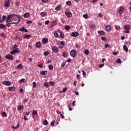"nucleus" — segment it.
<instances>
[{
    "label": "nucleus",
    "instance_id": "43",
    "mask_svg": "<svg viewBox=\"0 0 131 131\" xmlns=\"http://www.w3.org/2000/svg\"><path fill=\"white\" fill-rule=\"evenodd\" d=\"M83 17L84 19H88L89 15L88 14H83Z\"/></svg>",
    "mask_w": 131,
    "mask_h": 131
},
{
    "label": "nucleus",
    "instance_id": "53",
    "mask_svg": "<svg viewBox=\"0 0 131 131\" xmlns=\"http://www.w3.org/2000/svg\"><path fill=\"white\" fill-rule=\"evenodd\" d=\"M15 53H19V48H16L15 50H14Z\"/></svg>",
    "mask_w": 131,
    "mask_h": 131
},
{
    "label": "nucleus",
    "instance_id": "3",
    "mask_svg": "<svg viewBox=\"0 0 131 131\" xmlns=\"http://www.w3.org/2000/svg\"><path fill=\"white\" fill-rule=\"evenodd\" d=\"M70 55H71V57H72L73 58H74V57H75L77 55L76 50H72L70 52Z\"/></svg>",
    "mask_w": 131,
    "mask_h": 131
},
{
    "label": "nucleus",
    "instance_id": "2",
    "mask_svg": "<svg viewBox=\"0 0 131 131\" xmlns=\"http://www.w3.org/2000/svg\"><path fill=\"white\" fill-rule=\"evenodd\" d=\"M52 52H54V53H55V54H57L59 53V48L57 47V46H53L52 48Z\"/></svg>",
    "mask_w": 131,
    "mask_h": 131
},
{
    "label": "nucleus",
    "instance_id": "44",
    "mask_svg": "<svg viewBox=\"0 0 131 131\" xmlns=\"http://www.w3.org/2000/svg\"><path fill=\"white\" fill-rule=\"evenodd\" d=\"M38 67H39V68H43V65H42V64H39L37 66Z\"/></svg>",
    "mask_w": 131,
    "mask_h": 131
},
{
    "label": "nucleus",
    "instance_id": "33",
    "mask_svg": "<svg viewBox=\"0 0 131 131\" xmlns=\"http://www.w3.org/2000/svg\"><path fill=\"white\" fill-rule=\"evenodd\" d=\"M37 85L36 84V83L35 82H33V88L35 89Z\"/></svg>",
    "mask_w": 131,
    "mask_h": 131
},
{
    "label": "nucleus",
    "instance_id": "61",
    "mask_svg": "<svg viewBox=\"0 0 131 131\" xmlns=\"http://www.w3.org/2000/svg\"><path fill=\"white\" fill-rule=\"evenodd\" d=\"M50 84H51V85H54L55 84V82L51 81L50 82Z\"/></svg>",
    "mask_w": 131,
    "mask_h": 131
},
{
    "label": "nucleus",
    "instance_id": "22",
    "mask_svg": "<svg viewBox=\"0 0 131 131\" xmlns=\"http://www.w3.org/2000/svg\"><path fill=\"white\" fill-rule=\"evenodd\" d=\"M14 16H16V14H12L11 15H8L7 18H9L10 19H11V18H13V17H14Z\"/></svg>",
    "mask_w": 131,
    "mask_h": 131
},
{
    "label": "nucleus",
    "instance_id": "40",
    "mask_svg": "<svg viewBox=\"0 0 131 131\" xmlns=\"http://www.w3.org/2000/svg\"><path fill=\"white\" fill-rule=\"evenodd\" d=\"M48 121L47 120H45L43 123V124L44 125H48Z\"/></svg>",
    "mask_w": 131,
    "mask_h": 131
},
{
    "label": "nucleus",
    "instance_id": "18",
    "mask_svg": "<svg viewBox=\"0 0 131 131\" xmlns=\"http://www.w3.org/2000/svg\"><path fill=\"white\" fill-rule=\"evenodd\" d=\"M5 28H6V25L0 24V29H4Z\"/></svg>",
    "mask_w": 131,
    "mask_h": 131
},
{
    "label": "nucleus",
    "instance_id": "1",
    "mask_svg": "<svg viewBox=\"0 0 131 131\" xmlns=\"http://www.w3.org/2000/svg\"><path fill=\"white\" fill-rule=\"evenodd\" d=\"M124 28L125 30L127 31H124L125 33H129V29H130V27L128 25H126L124 26Z\"/></svg>",
    "mask_w": 131,
    "mask_h": 131
},
{
    "label": "nucleus",
    "instance_id": "23",
    "mask_svg": "<svg viewBox=\"0 0 131 131\" xmlns=\"http://www.w3.org/2000/svg\"><path fill=\"white\" fill-rule=\"evenodd\" d=\"M30 15L29 13H26L24 15V18H28V17H29Z\"/></svg>",
    "mask_w": 131,
    "mask_h": 131
},
{
    "label": "nucleus",
    "instance_id": "9",
    "mask_svg": "<svg viewBox=\"0 0 131 131\" xmlns=\"http://www.w3.org/2000/svg\"><path fill=\"white\" fill-rule=\"evenodd\" d=\"M40 75H46V74H48V71H42L40 72Z\"/></svg>",
    "mask_w": 131,
    "mask_h": 131
},
{
    "label": "nucleus",
    "instance_id": "24",
    "mask_svg": "<svg viewBox=\"0 0 131 131\" xmlns=\"http://www.w3.org/2000/svg\"><path fill=\"white\" fill-rule=\"evenodd\" d=\"M23 105H18L17 106V110H18V111H20L21 109H23Z\"/></svg>",
    "mask_w": 131,
    "mask_h": 131
},
{
    "label": "nucleus",
    "instance_id": "64",
    "mask_svg": "<svg viewBox=\"0 0 131 131\" xmlns=\"http://www.w3.org/2000/svg\"><path fill=\"white\" fill-rule=\"evenodd\" d=\"M15 6H16V7H19V6H20V4H19V2H16L15 4Z\"/></svg>",
    "mask_w": 131,
    "mask_h": 131
},
{
    "label": "nucleus",
    "instance_id": "52",
    "mask_svg": "<svg viewBox=\"0 0 131 131\" xmlns=\"http://www.w3.org/2000/svg\"><path fill=\"white\" fill-rule=\"evenodd\" d=\"M71 106L70 104L68 105L69 110L70 111H72V107H71V106Z\"/></svg>",
    "mask_w": 131,
    "mask_h": 131
},
{
    "label": "nucleus",
    "instance_id": "59",
    "mask_svg": "<svg viewBox=\"0 0 131 131\" xmlns=\"http://www.w3.org/2000/svg\"><path fill=\"white\" fill-rule=\"evenodd\" d=\"M14 16H15L16 17H17V18H18V21H19V23H20V16L19 15H17L16 14Z\"/></svg>",
    "mask_w": 131,
    "mask_h": 131
},
{
    "label": "nucleus",
    "instance_id": "29",
    "mask_svg": "<svg viewBox=\"0 0 131 131\" xmlns=\"http://www.w3.org/2000/svg\"><path fill=\"white\" fill-rule=\"evenodd\" d=\"M116 63L118 64H121V60H120L119 58L117 59L116 60Z\"/></svg>",
    "mask_w": 131,
    "mask_h": 131
},
{
    "label": "nucleus",
    "instance_id": "37",
    "mask_svg": "<svg viewBox=\"0 0 131 131\" xmlns=\"http://www.w3.org/2000/svg\"><path fill=\"white\" fill-rule=\"evenodd\" d=\"M101 39L103 41H106V40H107V38L105 37H101Z\"/></svg>",
    "mask_w": 131,
    "mask_h": 131
},
{
    "label": "nucleus",
    "instance_id": "46",
    "mask_svg": "<svg viewBox=\"0 0 131 131\" xmlns=\"http://www.w3.org/2000/svg\"><path fill=\"white\" fill-rule=\"evenodd\" d=\"M28 102V99H25L23 100V103H27Z\"/></svg>",
    "mask_w": 131,
    "mask_h": 131
},
{
    "label": "nucleus",
    "instance_id": "26",
    "mask_svg": "<svg viewBox=\"0 0 131 131\" xmlns=\"http://www.w3.org/2000/svg\"><path fill=\"white\" fill-rule=\"evenodd\" d=\"M90 27L91 29H95V28H96V26L95 25H91Z\"/></svg>",
    "mask_w": 131,
    "mask_h": 131
},
{
    "label": "nucleus",
    "instance_id": "27",
    "mask_svg": "<svg viewBox=\"0 0 131 131\" xmlns=\"http://www.w3.org/2000/svg\"><path fill=\"white\" fill-rule=\"evenodd\" d=\"M19 125V123H18L16 126H12V128H14V129H17V128H18Z\"/></svg>",
    "mask_w": 131,
    "mask_h": 131
},
{
    "label": "nucleus",
    "instance_id": "54",
    "mask_svg": "<svg viewBox=\"0 0 131 131\" xmlns=\"http://www.w3.org/2000/svg\"><path fill=\"white\" fill-rule=\"evenodd\" d=\"M44 86H45L46 88H49V84H48V83H47V82L44 83Z\"/></svg>",
    "mask_w": 131,
    "mask_h": 131
},
{
    "label": "nucleus",
    "instance_id": "25",
    "mask_svg": "<svg viewBox=\"0 0 131 131\" xmlns=\"http://www.w3.org/2000/svg\"><path fill=\"white\" fill-rule=\"evenodd\" d=\"M54 35L55 37H59V34H58V32H57V31L54 32Z\"/></svg>",
    "mask_w": 131,
    "mask_h": 131
},
{
    "label": "nucleus",
    "instance_id": "32",
    "mask_svg": "<svg viewBox=\"0 0 131 131\" xmlns=\"http://www.w3.org/2000/svg\"><path fill=\"white\" fill-rule=\"evenodd\" d=\"M17 69H22L23 67H22V64H20L17 67Z\"/></svg>",
    "mask_w": 131,
    "mask_h": 131
},
{
    "label": "nucleus",
    "instance_id": "58",
    "mask_svg": "<svg viewBox=\"0 0 131 131\" xmlns=\"http://www.w3.org/2000/svg\"><path fill=\"white\" fill-rule=\"evenodd\" d=\"M49 23H50V20H47L45 21L46 25H49Z\"/></svg>",
    "mask_w": 131,
    "mask_h": 131
},
{
    "label": "nucleus",
    "instance_id": "6",
    "mask_svg": "<svg viewBox=\"0 0 131 131\" xmlns=\"http://www.w3.org/2000/svg\"><path fill=\"white\" fill-rule=\"evenodd\" d=\"M71 36L73 37H77V36H79V34L77 32H73L71 34Z\"/></svg>",
    "mask_w": 131,
    "mask_h": 131
},
{
    "label": "nucleus",
    "instance_id": "21",
    "mask_svg": "<svg viewBox=\"0 0 131 131\" xmlns=\"http://www.w3.org/2000/svg\"><path fill=\"white\" fill-rule=\"evenodd\" d=\"M25 81H26V80L24 78H23L20 80L19 82L20 83H25Z\"/></svg>",
    "mask_w": 131,
    "mask_h": 131
},
{
    "label": "nucleus",
    "instance_id": "13",
    "mask_svg": "<svg viewBox=\"0 0 131 131\" xmlns=\"http://www.w3.org/2000/svg\"><path fill=\"white\" fill-rule=\"evenodd\" d=\"M9 90L10 92H14L15 90H16V88L14 86L9 87Z\"/></svg>",
    "mask_w": 131,
    "mask_h": 131
},
{
    "label": "nucleus",
    "instance_id": "5",
    "mask_svg": "<svg viewBox=\"0 0 131 131\" xmlns=\"http://www.w3.org/2000/svg\"><path fill=\"white\" fill-rule=\"evenodd\" d=\"M6 59H8V60H14V56L11 55H8L5 56Z\"/></svg>",
    "mask_w": 131,
    "mask_h": 131
},
{
    "label": "nucleus",
    "instance_id": "8",
    "mask_svg": "<svg viewBox=\"0 0 131 131\" xmlns=\"http://www.w3.org/2000/svg\"><path fill=\"white\" fill-rule=\"evenodd\" d=\"M19 31H25L26 32H28V30L25 29V27H23L19 29Z\"/></svg>",
    "mask_w": 131,
    "mask_h": 131
},
{
    "label": "nucleus",
    "instance_id": "34",
    "mask_svg": "<svg viewBox=\"0 0 131 131\" xmlns=\"http://www.w3.org/2000/svg\"><path fill=\"white\" fill-rule=\"evenodd\" d=\"M32 114L33 115H37V112L35 110H33Z\"/></svg>",
    "mask_w": 131,
    "mask_h": 131
},
{
    "label": "nucleus",
    "instance_id": "30",
    "mask_svg": "<svg viewBox=\"0 0 131 131\" xmlns=\"http://www.w3.org/2000/svg\"><path fill=\"white\" fill-rule=\"evenodd\" d=\"M64 29H66V30H69V29H70V26H66L64 27Z\"/></svg>",
    "mask_w": 131,
    "mask_h": 131
},
{
    "label": "nucleus",
    "instance_id": "20",
    "mask_svg": "<svg viewBox=\"0 0 131 131\" xmlns=\"http://www.w3.org/2000/svg\"><path fill=\"white\" fill-rule=\"evenodd\" d=\"M36 48H40V47H41V45H40V42H37L36 43Z\"/></svg>",
    "mask_w": 131,
    "mask_h": 131
},
{
    "label": "nucleus",
    "instance_id": "4",
    "mask_svg": "<svg viewBox=\"0 0 131 131\" xmlns=\"http://www.w3.org/2000/svg\"><path fill=\"white\" fill-rule=\"evenodd\" d=\"M2 83L4 85H7V86H10L11 84V82L8 81H4L2 82Z\"/></svg>",
    "mask_w": 131,
    "mask_h": 131
},
{
    "label": "nucleus",
    "instance_id": "51",
    "mask_svg": "<svg viewBox=\"0 0 131 131\" xmlns=\"http://www.w3.org/2000/svg\"><path fill=\"white\" fill-rule=\"evenodd\" d=\"M27 24H28V25H29V24H32V21H31V20H28V21H27Z\"/></svg>",
    "mask_w": 131,
    "mask_h": 131
},
{
    "label": "nucleus",
    "instance_id": "63",
    "mask_svg": "<svg viewBox=\"0 0 131 131\" xmlns=\"http://www.w3.org/2000/svg\"><path fill=\"white\" fill-rule=\"evenodd\" d=\"M82 72L83 73V76H85V75H86V73L84 72V71H82Z\"/></svg>",
    "mask_w": 131,
    "mask_h": 131
},
{
    "label": "nucleus",
    "instance_id": "10",
    "mask_svg": "<svg viewBox=\"0 0 131 131\" xmlns=\"http://www.w3.org/2000/svg\"><path fill=\"white\" fill-rule=\"evenodd\" d=\"M118 13L119 14H122V13H123V7L121 6L120 7V9L119 10Z\"/></svg>",
    "mask_w": 131,
    "mask_h": 131
},
{
    "label": "nucleus",
    "instance_id": "55",
    "mask_svg": "<svg viewBox=\"0 0 131 131\" xmlns=\"http://www.w3.org/2000/svg\"><path fill=\"white\" fill-rule=\"evenodd\" d=\"M60 45H61V46H64L65 45V42L64 41H61L60 42Z\"/></svg>",
    "mask_w": 131,
    "mask_h": 131
},
{
    "label": "nucleus",
    "instance_id": "49",
    "mask_svg": "<svg viewBox=\"0 0 131 131\" xmlns=\"http://www.w3.org/2000/svg\"><path fill=\"white\" fill-rule=\"evenodd\" d=\"M107 48H111V47L109 46V44H106L104 46V49H107Z\"/></svg>",
    "mask_w": 131,
    "mask_h": 131
},
{
    "label": "nucleus",
    "instance_id": "45",
    "mask_svg": "<svg viewBox=\"0 0 131 131\" xmlns=\"http://www.w3.org/2000/svg\"><path fill=\"white\" fill-rule=\"evenodd\" d=\"M19 20L17 21V22H16V23H14L13 21H11L10 23V24H19Z\"/></svg>",
    "mask_w": 131,
    "mask_h": 131
},
{
    "label": "nucleus",
    "instance_id": "62",
    "mask_svg": "<svg viewBox=\"0 0 131 131\" xmlns=\"http://www.w3.org/2000/svg\"><path fill=\"white\" fill-rule=\"evenodd\" d=\"M42 3H47L49 2V0H42Z\"/></svg>",
    "mask_w": 131,
    "mask_h": 131
},
{
    "label": "nucleus",
    "instance_id": "48",
    "mask_svg": "<svg viewBox=\"0 0 131 131\" xmlns=\"http://www.w3.org/2000/svg\"><path fill=\"white\" fill-rule=\"evenodd\" d=\"M60 37H61V38H64V34H63V33L61 32Z\"/></svg>",
    "mask_w": 131,
    "mask_h": 131
},
{
    "label": "nucleus",
    "instance_id": "42",
    "mask_svg": "<svg viewBox=\"0 0 131 131\" xmlns=\"http://www.w3.org/2000/svg\"><path fill=\"white\" fill-rule=\"evenodd\" d=\"M66 4L68 6H71V5H72L71 1L67 2Z\"/></svg>",
    "mask_w": 131,
    "mask_h": 131
},
{
    "label": "nucleus",
    "instance_id": "17",
    "mask_svg": "<svg viewBox=\"0 0 131 131\" xmlns=\"http://www.w3.org/2000/svg\"><path fill=\"white\" fill-rule=\"evenodd\" d=\"M6 21H7V23L10 24L11 22H12V20H11V18H10L9 17H7Z\"/></svg>",
    "mask_w": 131,
    "mask_h": 131
},
{
    "label": "nucleus",
    "instance_id": "19",
    "mask_svg": "<svg viewBox=\"0 0 131 131\" xmlns=\"http://www.w3.org/2000/svg\"><path fill=\"white\" fill-rule=\"evenodd\" d=\"M42 41L43 43H47L48 41H49V39H48V38H43Z\"/></svg>",
    "mask_w": 131,
    "mask_h": 131
},
{
    "label": "nucleus",
    "instance_id": "36",
    "mask_svg": "<svg viewBox=\"0 0 131 131\" xmlns=\"http://www.w3.org/2000/svg\"><path fill=\"white\" fill-rule=\"evenodd\" d=\"M49 68L50 70H53V69H54V67L53 66V65H50L49 66Z\"/></svg>",
    "mask_w": 131,
    "mask_h": 131
},
{
    "label": "nucleus",
    "instance_id": "15",
    "mask_svg": "<svg viewBox=\"0 0 131 131\" xmlns=\"http://www.w3.org/2000/svg\"><path fill=\"white\" fill-rule=\"evenodd\" d=\"M30 36H31V35L29 34H25L23 35V37L25 39L29 38V37H30Z\"/></svg>",
    "mask_w": 131,
    "mask_h": 131
},
{
    "label": "nucleus",
    "instance_id": "11",
    "mask_svg": "<svg viewBox=\"0 0 131 131\" xmlns=\"http://www.w3.org/2000/svg\"><path fill=\"white\" fill-rule=\"evenodd\" d=\"M98 33L99 34V35L103 36L105 35V32H104V31H98Z\"/></svg>",
    "mask_w": 131,
    "mask_h": 131
},
{
    "label": "nucleus",
    "instance_id": "39",
    "mask_svg": "<svg viewBox=\"0 0 131 131\" xmlns=\"http://www.w3.org/2000/svg\"><path fill=\"white\" fill-rule=\"evenodd\" d=\"M49 54H50V53L48 51L43 52L44 56H48V55H49Z\"/></svg>",
    "mask_w": 131,
    "mask_h": 131
},
{
    "label": "nucleus",
    "instance_id": "56",
    "mask_svg": "<svg viewBox=\"0 0 131 131\" xmlns=\"http://www.w3.org/2000/svg\"><path fill=\"white\" fill-rule=\"evenodd\" d=\"M99 68H102V67H104V64H100L99 65Z\"/></svg>",
    "mask_w": 131,
    "mask_h": 131
},
{
    "label": "nucleus",
    "instance_id": "7",
    "mask_svg": "<svg viewBox=\"0 0 131 131\" xmlns=\"http://www.w3.org/2000/svg\"><path fill=\"white\" fill-rule=\"evenodd\" d=\"M64 14L67 15V17H68V18H71V17H72V14H71V13L66 11Z\"/></svg>",
    "mask_w": 131,
    "mask_h": 131
},
{
    "label": "nucleus",
    "instance_id": "50",
    "mask_svg": "<svg viewBox=\"0 0 131 131\" xmlns=\"http://www.w3.org/2000/svg\"><path fill=\"white\" fill-rule=\"evenodd\" d=\"M10 54H11V55H15V54H16V52H15V50H13L10 52Z\"/></svg>",
    "mask_w": 131,
    "mask_h": 131
},
{
    "label": "nucleus",
    "instance_id": "38",
    "mask_svg": "<svg viewBox=\"0 0 131 131\" xmlns=\"http://www.w3.org/2000/svg\"><path fill=\"white\" fill-rule=\"evenodd\" d=\"M55 10H56L57 11H60V10H61V7L60 6H57L55 8Z\"/></svg>",
    "mask_w": 131,
    "mask_h": 131
},
{
    "label": "nucleus",
    "instance_id": "31",
    "mask_svg": "<svg viewBox=\"0 0 131 131\" xmlns=\"http://www.w3.org/2000/svg\"><path fill=\"white\" fill-rule=\"evenodd\" d=\"M84 54L85 55H89V54H90V51H89V50L86 49L84 51Z\"/></svg>",
    "mask_w": 131,
    "mask_h": 131
},
{
    "label": "nucleus",
    "instance_id": "60",
    "mask_svg": "<svg viewBox=\"0 0 131 131\" xmlns=\"http://www.w3.org/2000/svg\"><path fill=\"white\" fill-rule=\"evenodd\" d=\"M2 19L3 21H5L6 20V15H3Z\"/></svg>",
    "mask_w": 131,
    "mask_h": 131
},
{
    "label": "nucleus",
    "instance_id": "57",
    "mask_svg": "<svg viewBox=\"0 0 131 131\" xmlns=\"http://www.w3.org/2000/svg\"><path fill=\"white\" fill-rule=\"evenodd\" d=\"M3 116H5V117H7V113H6L5 112H3Z\"/></svg>",
    "mask_w": 131,
    "mask_h": 131
},
{
    "label": "nucleus",
    "instance_id": "14",
    "mask_svg": "<svg viewBox=\"0 0 131 131\" xmlns=\"http://www.w3.org/2000/svg\"><path fill=\"white\" fill-rule=\"evenodd\" d=\"M105 29L107 31H111V26H107L105 27Z\"/></svg>",
    "mask_w": 131,
    "mask_h": 131
},
{
    "label": "nucleus",
    "instance_id": "47",
    "mask_svg": "<svg viewBox=\"0 0 131 131\" xmlns=\"http://www.w3.org/2000/svg\"><path fill=\"white\" fill-rule=\"evenodd\" d=\"M66 91H67V88H64L63 89V91H60V93H65V92H66Z\"/></svg>",
    "mask_w": 131,
    "mask_h": 131
},
{
    "label": "nucleus",
    "instance_id": "12",
    "mask_svg": "<svg viewBox=\"0 0 131 131\" xmlns=\"http://www.w3.org/2000/svg\"><path fill=\"white\" fill-rule=\"evenodd\" d=\"M5 8H9L10 7V1H7L5 4Z\"/></svg>",
    "mask_w": 131,
    "mask_h": 131
},
{
    "label": "nucleus",
    "instance_id": "16",
    "mask_svg": "<svg viewBox=\"0 0 131 131\" xmlns=\"http://www.w3.org/2000/svg\"><path fill=\"white\" fill-rule=\"evenodd\" d=\"M40 16H41V17H46V16H47V12H41Z\"/></svg>",
    "mask_w": 131,
    "mask_h": 131
},
{
    "label": "nucleus",
    "instance_id": "41",
    "mask_svg": "<svg viewBox=\"0 0 131 131\" xmlns=\"http://www.w3.org/2000/svg\"><path fill=\"white\" fill-rule=\"evenodd\" d=\"M51 126H55V121H53L50 123Z\"/></svg>",
    "mask_w": 131,
    "mask_h": 131
},
{
    "label": "nucleus",
    "instance_id": "35",
    "mask_svg": "<svg viewBox=\"0 0 131 131\" xmlns=\"http://www.w3.org/2000/svg\"><path fill=\"white\" fill-rule=\"evenodd\" d=\"M115 29H116V30H119L120 29V26H115Z\"/></svg>",
    "mask_w": 131,
    "mask_h": 131
},
{
    "label": "nucleus",
    "instance_id": "28",
    "mask_svg": "<svg viewBox=\"0 0 131 131\" xmlns=\"http://www.w3.org/2000/svg\"><path fill=\"white\" fill-rule=\"evenodd\" d=\"M123 49L125 50L126 52H128V49L126 45L123 46Z\"/></svg>",
    "mask_w": 131,
    "mask_h": 131
}]
</instances>
